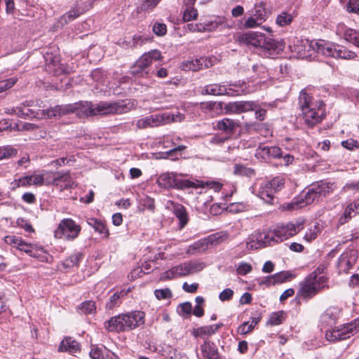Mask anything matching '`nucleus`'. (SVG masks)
<instances>
[{"instance_id":"nucleus-1","label":"nucleus","mask_w":359,"mask_h":359,"mask_svg":"<svg viewBox=\"0 0 359 359\" xmlns=\"http://www.w3.org/2000/svg\"><path fill=\"white\" fill-rule=\"evenodd\" d=\"M95 104L91 102L56 105L54 107L42 109L43 102L39 100L26 101L21 106L8 109L11 114L25 118L34 116L39 118H53L61 117L72 113H76L80 118L95 116L94 114Z\"/></svg>"},{"instance_id":"nucleus-2","label":"nucleus","mask_w":359,"mask_h":359,"mask_svg":"<svg viewBox=\"0 0 359 359\" xmlns=\"http://www.w3.org/2000/svg\"><path fill=\"white\" fill-rule=\"evenodd\" d=\"M325 57L335 59L353 60L356 57L355 52L347 48L331 42L319 41L312 44L308 39L297 40L293 48V57L306 58L311 55L313 50Z\"/></svg>"},{"instance_id":"nucleus-3","label":"nucleus","mask_w":359,"mask_h":359,"mask_svg":"<svg viewBox=\"0 0 359 359\" xmlns=\"http://www.w3.org/2000/svg\"><path fill=\"white\" fill-rule=\"evenodd\" d=\"M298 107L301 111L299 118L302 119L308 127H313L321 122L325 116L324 104L321 100H314L306 90L299 96Z\"/></svg>"},{"instance_id":"nucleus-4","label":"nucleus","mask_w":359,"mask_h":359,"mask_svg":"<svg viewBox=\"0 0 359 359\" xmlns=\"http://www.w3.org/2000/svg\"><path fill=\"white\" fill-rule=\"evenodd\" d=\"M236 41L241 45L254 46L262 49L267 56H273L283 50L284 45L282 41L267 37L265 34L257 32H248L237 36Z\"/></svg>"},{"instance_id":"nucleus-5","label":"nucleus","mask_w":359,"mask_h":359,"mask_svg":"<svg viewBox=\"0 0 359 359\" xmlns=\"http://www.w3.org/2000/svg\"><path fill=\"white\" fill-rule=\"evenodd\" d=\"M144 313L135 311L111 317L104 323L109 332H128L144 323Z\"/></svg>"},{"instance_id":"nucleus-6","label":"nucleus","mask_w":359,"mask_h":359,"mask_svg":"<svg viewBox=\"0 0 359 359\" xmlns=\"http://www.w3.org/2000/svg\"><path fill=\"white\" fill-rule=\"evenodd\" d=\"M323 271V269L318 267L301 283L295 298L297 304H300L302 300H308L327 287V278L324 276H319Z\"/></svg>"},{"instance_id":"nucleus-7","label":"nucleus","mask_w":359,"mask_h":359,"mask_svg":"<svg viewBox=\"0 0 359 359\" xmlns=\"http://www.w3.org/2000/svg\"><path fill=\"white\" fill-rule=\"evenodd\" d=\"M333 184L321 182L314 184L307 192L303 193L293 201V210L302 208L314 201H318L333 191Z\"/></svg>"},{"instance_id":"nucleus-8","label":"nucleus","mask_w":359,"mask_h":359,"mask_svg":"<svg viewBox=\"0 0 359 359\" xmlns=\"http://www.w3.org/2000/svg\"><path fill=\"white\" fill-rule=\"evenodd\" d=\"M253 90L247 86L245 82L238 81L234 83L229 84V87L224 85L217 83L210 84L202 90V94L211 95H227L230 96H236L241 94H248Z\"/></svg>"},{"instance_id":"nucleus-9","label":"nucleus","mask_w":359,"mask_h":359,"mask_svg":"<svg viewBox=\"0 0 359 359\" xmlns=\"http://www.w3.org/2000/svg\"><path fill=\"white\" fill-rule=\"evenodd\" d=\"M184 116L180 113L172 114L165 112L150 115L137 120L136 126L138 128H146L147 127H157L165 125L172 122H180Z\"/></svg>"},{"instance_id":"nucleus-10","label":"nucleus","mask_w":359,"mask_h":359,"mask_svg":"<svg viewBox=\"0 0 359 359\" xmlns=\"http://www.w3.org/2000/svg\"><path fill=\"white\" fill-rule=\"evenodd\" d=\"M157 184L164 189H184L189 187H196V184L187 180H183L175 172H165L160 175L156 180Z\"/></svg>"},{"instance_id":"nucleus-11","label":"nucleus","mask_w":359,"mask_h":359,"mask_svg":"<svg viewBox=\"0 0 359 359\" xmlns=\"http://www.w3.org/2000/svg\"><path fill=\"white\" fill-rule=\"evenodd\" d=\"M285 184V180L280 177H276L270 181L263 182L257 190V195L265 203L271 204L274 194L281 190Z\"/></svg>"},{"instance_id":"nucleus-12","label":"nucleus","mask_w":359,"mask_h":359,"mask_svg":"<svg viewBox=\"0 0 359 359\" xmlns=\"http://www.w3.org/2000/svg\"><path fill=\"white\" fill-rule=\"evenodd\" d=\"M359 331V320H355L351 323L344 325L340 327L328 330L325 332V337L328 341H335L349 338L351 335L358 333Z\"/></svg>"},{"instance_id":"nucleus-13","label":"nucleus","mask_w":359,"mask_h":359,"mask_svg":"<svg viewBox=\"0 0 359 359\" xmlns=\"http://www.w3.org/2000/svg\"><path fill=\"white\" fill-rule=\"evenodd\" d=\"M161 57V53L156 50L143 54L131 67V73L140 77H145L149 74L147 68Z\"/></svg>"},{"instance_id":"nucleus-14","label":"nucleus","mask_w":359,"mask_h":359,"mask_svg":"<svg viewBox=\"0 0 359 359\" xmlns=\"http://www.w3.org/2000/svg\"><path fill=\"white\" fill-rule=\"evenodd\" d=\"M228 238V234L226 233H217L208 236L205 238L196 241L189 245L187 250V253L195 255L201 253L208 250L210 244L217 245Z\"/></svg>"},{"instance_id":"nucleus-15","label":"nucleus","mask_w":359,"mask_h":359,"mask_svg":"<svg viewBox=\"0 0 359 359\" xmlns=\"http://www.w3.org/2000/svg\"><path fill=\"white\" fill-rule=\"evenodd\" d=\"M249 13L250 15L245 19L243 24L246 29L259 27L268 18L266 4L263 1L256 3Z\"/></svg>"},{"instance_id":"nucleus-16","label":"nucleus","mask_w":359,"mask_h":359,"mask_svg":"<svg viewBox=\"0 0 359 359\" xmlns=\"http://www.w3.org/2000/svg\"><path fill=\"white\" fill-rule=\"evenodd\" d=\"M80 231L81 226L73 219L67 218L60 221L55 235L57 238L72 241L78 237Z\"/></svg>"},{"instance_id":"nucleus-17","label":"nucleus","mask_w":359,"mask_h":359,"mask_svg":"<svg viewBox=\"0 0 359 359\" xmlns=\"http://www.w3.org/2000/svg\"><path fill=\"white\" fill-rule=\"evenodd\" d=\"M123 101L118 102H100L95 104L94 114L109 115L122 114L126 111V106Z\"/></svg>"},{"instance_id":"nucleus-18","label":"nucleus","mask_w":359,"mask_h":359,"mask_svg":"<svg viewBox=\"0 0 359 359\" xmlns=\"http://www.w3.org/2000/svg\"><path fill=\"white\" fill-rule=\"evenodd\" d=\"M46 60V69L50 74L55 76L69 73L67 67L60 62V57L57 54L46 53L44 55Z\"/></svg>"},{"instance_id":"nucleus-19","label":"nucleus","mask_w":359,"mask_h":359,"mask_svg":"<svg viewBox=\"0 0 359 359\" xmlns=\"http://www.w3.org/2000/svg\"><path fill=\"white\" fill-rule=\"evenodd\" d=\"M257 105L253 101H236L226 104L224 109L230 114H242L256 109Z\"/></svg>"},{"instance_id":"nucleus-20","label":"nucleus","mask_w":359,"mask_h":359,"mask_svg":"<svg viewBox=\"0 0 359 359\" xmlns=\"http://www.w3.org/2000/svg\"><path fill=\"white\" fill-rule=\"evenodd\" d=\"M356 251L344 252L338 259L337 269L339 273H347L356 262Z\"/></svg>"},{"instance_id":"nucleus-21","label":"nucleus","mask_w":359,"mask_h":359,"mask_svg":"<svg viewBox=\"0 0 359 359\" xmlns=\"http://www.w3.org/2000/svg\"><path fill=\"white\" fill-rule=\"evenodd\" d=\"M337 35L343 36L344 39L349 42L353 43L359 48V32L346 27L344 23H339L336 29Z\"/></svg>"},{"instance_id":"nucleus-22","label":"nucleus","mask_w":359,"mask_h":359,"mask_svg":"<svg viewBox=\"0 0 359 359\" xmlns=\"http://www.w3.org/2000/svg\"><path fill=\"white\" fill-rule=\"evenodd\" d=\"M199 359H217L218 352L216 346L210 341L205 339L200 346Z\"/></svg>"},{"instance_id":"nucleus-23","label":"nucleus","mask_w":359,"mask_h":359,"mask_svg":"<svg viewBox=\"0 0 359 359\" xmlns=\"http://www.w3.org/2000/svg\"><path fill=\"white\" fill-rule=\"evenodd\" d=\"M51 183L60 190L72 188L74 184V182L69 172L54 174Z\"/></svg>"},{"instance_id":"nucleus-24","label":"nucleus","mask_w":359,"mask_h":359,"mask_svg":"<svg viewBox=\"0 0 359 359\" xmlns=\"http://www.w3.org/2000/svg\"><path fill=\"white\" fill-rule=\"evenodd\" d=\"M84 10L79 5H75L69 11L61 15L57 20V24L62 27L72 22L84 13Z\"/></svg>"},{"instance_id":"nucleus-25","label":"nucleus","mask_w":359,"mask_h":359,"mask_svg":"<svg viewBox=\"0 0 359 359\" xmlns=\"http://www.w3.org/2000/svg\"><path fill=\"white\" fill-rule=\"evenodd\" d=\"M212 65V64L210 59L201 57L200 58L184 62L182 65V68L185 70L198 71L203 68H208Z\"/></svg>"},{"instance_id":"nucleus-26","label":"nucleus","mask_w":359,"mask_h":359,"mask_svg":"<svg viewBox=\"0 0 359 359\" xmlns=\"http://www.w3.org/2000/svg\"><path fill=\"white\" fill-rule=\"evenodd\" d=\"M339 310L336 307L328 308L320 316V322L322 326L332 327L337 322L339 317Z\"/></svg>"},{"instance_id":"nucleus-27","label":"nucleus","mask_w":359,"mask_h":359,"mask_svg":"<svg viewBox=\"0 0 359 359\" xmlns=\"http://www.w3.org/2000/svg\"><path fill=\"white\" fill-rule=\"evenodd\" d=\"M223 325L222 323H218L211 325L199 327L193 330L192 334L195 337L205 338L215 334Z\"/></svg>"},{"instance_id":"nucleus-28","label":"nucleus","mask_w":359,"mask_h":359,"mask_svg":"<svg viewBox=\"0 0 359 359\" xmlns=\"http://www.w3.org/2000/svg\"><path fill=\"white\" fill-rule=\"evenodd\" d=\"M256 155L263 159L279 158L281 156V151L278 147L259 146L257 149Z\"/></svg>"},{"instance_id":"nucleus-29","label":"nucleus","mask_w":359,"mask_h":359,"mask_svg":"<svg viewBox=\"0 0 359 359\" xmlns=\"http://www.w3.org/2000/svg\"><path fill=\"white\" fill-rule=\"evenodd\" d=\"M60 352H68L76 353L80 351L79 344L70 337H65L60 343L58 348Z\"/></svg>"},{"instance_id":"nucleus-30","label":"nucleus","mask_w":359,"mask_h":359,"mask_svg":"<svg viewBox=\"0 0 359 359\" xmlns=\"http://www.w3.org/2000/svg\"><path fill=\"white\" fill-rule=\"evenodd\" d=\"M171 204L172 205V212L180 221V228L182 229L187 225L189 221L186 209L182 205L179 203H175L171 201Z\"/></svg>"},{"instance_id":"nucleus-31","label":"nucleus","mask_w":359,"mask_h":359,"mask_svg":"<svg viewBox=\"0 0 359 359\" xmlns=\"http://www.w3.org/2000/svg\"><path fill=\"white\" fill-rule=\"evenodd\" d=\"M273 231L275 233L276 243L287 240L292 236V226L289 224L287 225H278Z\"/></svg>"},{"instance_id":"nucleus-32","label":"nucleus","mask_w":359,"mask_h":359,"mask_svg":"<svg viewBox=\"0 0 359 359\" xmlns=\"http://www.w3.org/2000/svg\"><path fill=\"white\" fill-rule=\"evenodd\" d=\"M219 24L217 22H208L207 23H196V24H188L187 28L191 32H205V31H212L218 27Z\"/></svg>"},{"instance_id":"nucleus-33","label":"nucleus","mask_w":359,"mask_h":359,"mask_svg":"<svg viewBox=\"0 0 359 359\" xmlns=\"http://www.w3.org/2000/svg\"><path fill=\"white\" fill-rule=\"evenodd\" d=\"M257 233L259 235L263 248L276 243L274 236L275 233H273V230L265 229L262 231H257Z\"/></svg>"},{"instance_id":"nucleus-34","label":"nucleus","mask_w":359,"mask_h":359,"mask_svg":"<svg viewBox=\"0 0 359 359\" xmlns=\"http://www.w3.org/2000/svg\"><path fill=\"white\" fill-rule=\"evenodd\" d=\"M88 224L100 234H103L106 238L109 236V231L107 229L106 225L102 221L95 218H91L88 220Z\"/></svg>"},{"instance_id":"nucleus-35","label":"nucleus","mask_w":359,"mask_h":359,"mask_svg":"<svg viewBox=\"0 0 359 359\" xmlns=\"http://www.w3.org/2000/svg\"><path fill=\"white\" fill-rule=\"evenodd\" d=\"M287 318V313L283 311L272 313L266 322V325L276 326L283 323Z\"/></svg>"},{"instance_id":"nucleus-36","label":"nucleus","mask_w":359,"mask_h":359,"mask_svg":"<svg viewBox=\"0 0 359 359\" xmlns=\"http://www.w3.org/2000/svg\"><path fill=\"white\" fill-rule=\"evenodd\" d=\"M237 126V122L230 118H224L217 123V128L226 133H233Z\"/></svg>"},{"instance_id":"nucleus-37","label":"nucleus","mask_w":359,"mask_h":359,"mask_svg":"<svg viewBox=\"0 0 359 359\" xmlns=\"http://www.w3.org/2000/svg\"><path fill=\"white\" fill-rule=\"evenodd\" d=\"M127 291L121 290L120 292H115L111 295L109 301L106 304V308L108 309H112L120 305L121 303V298H123L127 294Z\"/></svg>"},{"instance_id":"nucleus-38","label":"nucleus","mask_w":359,"mask_h":359,"mask_svg":"<svg viewBox=\"0 0 359 359\" xmlns=\"http://www.w3.org/2000/svg\"><path fill=\"white\" fill-rule=\"evenodd\" d=\"M233 173L236 175L245 176L248 177H252L255 175V171L254 169L241 164L234 165Z\"/></svg>"},{"instance_id":"nucleus-39","label":"nucleus","mask_w":359,"mask_h":359,"mask_svg":"<svg viewBox=\"0 0 359 359\" xmlns=\"http://www.w3.org/2000/svg\"><path fill=\"white\" fill-rule=\"evenodd\" d=\"M246 248L249 250H257L263 248L257 232L251 234L247 238Z\"/></svg>"},{"instance_id":"nucleus-40","label":"nucleus","mask_w":359,"mask_h":359,"mask_svg":"<svg viewBox=\"0 0 359 359\" xmlns=\"http://www.w3.org/2000/svg\"><path fill=\"white\" fill-rule=\"evenodd\" d=\"M82 257V254L76 252L68 258H67L62 263V266L66 269H69L74 266H78Z\"/></svg>"},{"instance_id":"nucleus-41","label":"nucleus","mask_w":359,"mask_h":359,"mask_svg":"<svg viewBox=\"0 0 359 359\" xmlns=\"http://www.w3.org/2000/svg\"><path fill=\"white\" fill-rule=\"evenodd\" d=\"M189 275L199 272L205 268V264L197 261L187 262Z\"/></svg>"},{"instance_id":"nucleus-42","label":"nucleus","mask_w":359,"mask_h":359,"mask_svg":"<svg viewBox=\"0 0 359 359\" xmlns=\"http://www.w3.org/2000/svg\"><path fill=\"white\" fill-rule=\"evenodd\" d=\"M151 262H145L144 263L142 264V268L140 269V268H137L135 269H134L132 272H131V277L133 278H137V277H140L141 275L140 273H149V271L150 269H151Z\"/></svg>"},{"instance_id":"nucleus-43","label":"nucleus","mask_w":359,"mask_h":359,"mask_svg":"<svg viewBox=\"0 0 359 359\" xmlns=\"http://www.w3.org/2000/svg\"><path fill=\"white\" fill-rule=\"evenodd\" d=\"M30 181H31V177H29V175H26V176L22 177L19 179H16L13 182H11V189H15L20 187H25L31 186Z\"/></svg>"},{"instance_id":"nucleus-44","label":"nucleus","mask_w":359,"mask_h":359,"mask_svg":"<svg viewBox=\"0 0 359 359\" xmlns=\"http://www.w3.org/2000/svg\"><path fill=\"white\" fill-rule=\"evenodd\" d=\"M292 22V15L286 12H282L279 14L276 20V22L280 27L288 25Z\"/></svg>"},{"instance_id":"nucleus-45","label":"nucleus","mask_w":359,"mask_h":359,"mask_svg":"<svg viewBox=\"0 0 359 359\" xmlns=\"http://www.w3.org/2000/svg\"><path fill=\"white\" fill-rule=\"evenodd\" d=\"M184 8V14H183V20L184 21L189 22L192 20H194L197 15V11L194 8V6L188 7L183 6Z\"/></svg>"},{"instance_id":"nucleus-46","label":"nucleus","mask_w":359,"mask_h":359,"mask_svg":"<svg viewBox=\"0 0 359 359\" xmlns=\"http://www.w3.org/2000/svg\"><path fill=\"white\" fill-rule=\"evenodd\" d=\"M79 309L85 314L93 313L96 309L95 304L93 301H86L81 304Z\"/></svg>"},{"instance_id":"nucleus-47","label":"nucleus","mask_w":359,"mask_h":359,"mask_svg":"<svg viewBox=\"0 0 359 359\" xmlns=\"http://www.w3.org/2000/svg\"><path fill=\"white\" fill-rule=\"evenodd\" d=\"M154 294L158 300L168 299L172 297V292L169 288L157 289L154 291Z\"/></svg>"},{"instance_id":"nucleus-48","label":"nucleus","mask_w":359,"mask_h":359,"mask_svg":"<svg viewBox=\"0 0 359 359\" xmlns=\"http://www.w3.org/2000/svg\"><path fill=\"white\" fill-rule=\"evenodd\" d=\"M18 79L15 77L0 81V93L11 88L16 83Z\"/></svg>"},{"instance_id":"nucleus-49","label":"nucleus","mask_w":359,"mask_h":359,"mask_svg":"<svg viewBox=\"0 0 359 359\" xmlns=\"http://www.w3.org/2000/svg\"><path fill=\"white\" fill-rule=\"evenodd\" d=\"M16 154V150L11 146L0 147V160L8 158Z\"/></svg>"},{"instance_id":"nucleus-50","label":"nucleus","mask_w":359,"mask_h":359,"mask_svg":"<svg viewBox=\"0 0 359 359\" xmlns=\"http://www.w3.org/2000/svg\"><path fill=\"white\" fill-rule=\"evenodd\" d=\"M179 277L180 276L178 274V271L177 270V267L174 266L172 269L163 273L160 276V279L161 280H169V279L177 278Z\"/></svg>"},{"instance_id":"nucleus-51","label":"nucleus","mask_w":359,"mask_h":359,"mask_svg":"<svg viewBox=\"0 0 359 359\" xmlns=\"http://www.w3.org/2000/svg\"><path fill=\"white\" fill-rule=\"evenodd\" d=\"M201 187H208L210 189H213L215 191H219L222 187V184L217 181H207L205 182H201L200 184L198 185Z\"/></svg>"},{"instance_id":"nucleus-52","label":"nucleus","mask_w":359,"mask_h":359,"mask_svg":"<svg viewBox=\"0 0 359 359\" xmlns=\"http://www.w3.org/2000/svg\"><path fill=\"white\" fill-rule=\"evenodd\" d=\"M276 284L283 283L290 280L292 277V273L290 271H281L274 275Z\"/></svg>"},{"instance_id":"nucleus-53","label":"nucleus","mask_w":359,"mask_h":359,"mask_svg":"<svg viewBox=\"0 0 359 359\" xmlns=\"http://www.w3.org/2000/svg\"><path fill=\"white\" fill-rule=\"evenodd\" d=\"M22 240V238L13 235H8L4 237V242L6 244L11 245L17 249H18Z\"/></svg>"},{"instance_id":"nucleus-54","label":"nucleus","mask_w":359,"mask_h":359,"mask_svg":"<svg viewBox=\"0 0 359 359\" xmlns=\"http://www.w3.org/2000/svg\"><path fill=\"white\" fill-rule=\"evenodd\" d=\"M192 311V305L190 302H184L180 304L177 308V312L180 315H190Z\"/></svg>"},{"instance_id":"nucleus-55","label":"nucleus","mask_w":359,"mask_h":359,"mask_svg":"<svg viewBox=\"0 0 359 359\" xmlns=\"http://www.w3.org/2000/svg\"><path fill=\"white\" fill-rule=\"evenodd\" d=\"M161 0H144L141 5V10L144 11H152Z\"/></svg>"},{"instance_id":"nucleus-56","label":"nucleus","mask_w":359,"mask_h":359,"mask_svg":"<svg viewBox=\"0 0 359 359\" xmlns=\"http://www.w3.org/2000/svg\"><path fill=\"white\" fill-rule=\"evenodd\" d=\"M106 352H104L100 348L93 347L90 351L91 359H105Z\"/></svg>"},{"instance_id":"nucleus-57","label":"nucleus","mask_w":359,"mask_h":359,"mask_svg":"<svg viewBox=\"0 0 359 359\" xmlns=\"http://www.w3.org/2000/svg\"><path fill=\"white\" fill-rule=\"evenodd\" d=\"M153 32L157 36H164L167 32V27L164 23L156 22L153 26Z\"/></svg>"},{"instance_id":"nucleus-58","label":"nucleus","mask_w":359,"mask_h":359,"mask_svg":"<svg viewBox=\"0 0 359 359\" xmlns=\"http://www.w3.org/2000/svg\"><path fill=\"white\" fill-rule=\"evenodd\" d=\"M347 11L359 14V0H349L346 4Z\"/></svg>"},{"instance_id":"nucleus-59","label":"nucleus","mask_w":359,"mask_h":359,"mask_svg":"<svg viewBox=\"0 0 359 359\" xmlns=\"http://www.w3.org/2000/svg\"><path fill=\"white\" fill-rule=\"evenodd\" d=\"M341 145L348 149V150H354L355 149L359 148V143L357 140H355L353 139H348L344 141H342Z\"/></svg>"},{"instance_id":"nucleus-60","label":"nucleus","mask_w":359,"mask_h":359,"mask_svg":"<svg viewBox=\"0 0 359 359\" xmlns=\"http://www.w3.org/2000/svg\"><path fill=\"white\" fill-rule=\"evenodd\" d=\"M33 249L34 247L32 245L23 241V240H22L21 243L18 247V250L20 251H23L32 257H36V255L32 253Z\"/></svg>"},{"instance_id":"nucleus-61","label":"nucleus","mask_w":359,"mask_h":359,"mask_svg":"<svg viewBox=\"0 0 359 359\" xmlns=\"http://www.w3.org/2000/svg\"><path fill=\"white\" fill-rule=\"evenodd\" d=\"M16 224L18 226L24 229L27 232H33L34 229L31 224L23 218H18L16 221Z\"/></svg>"},{"instance_id":"nucleus-62","label":"nucleus","mask_w":359,"mask_h":359,"mask_svg":"<svg viewBox=\"0 0 359 359\" xmlns=\"http://www.w3.org/2000/svg\"><path fill=\"white\" fill-rule=\"evenodd\" d=\"M259 285H264L266 287H270L276 285V280L274 276H268L266 277H263L262 278L259 280Z\"/></svg>"},{"instance_id":"nucleus-63","label":"nucleus","mask_w":359,"mask_h":359,"mask_svg":"<svg viewBox=\"0 0 359 359\" xmlns=\"http://www.w3.org/2000/svg\"><path fill=\"white\" fill-rule=\"evenodd\" d=\"M252 271V266L250 264L245 262H242L239 264L237 268V272L238 274L244 276L249 273Z\"/></svg>"},{"instance_id":"nucleus-64","label":"nucleus","mask_w":359,"mask_h":359,"mask_svg":"<svg viewBox=\"0 0 359 359\" xmlns=\"http://www.w3.org/2000/svg\"><path fill=\"white\" fill-rule=\"evenodd\" d=\"M253 329L254 327L250 325V322H244L238 327V332L241 334H246Z\"/></svg>"}]
</instances>
